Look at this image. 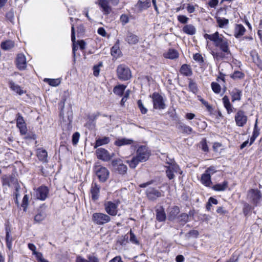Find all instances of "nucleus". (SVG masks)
<instances>
[{
    "label": "nucleus",
    "instance_id": "obj_59",
    "mask_svg": "<svg viewBox=\"0 0 262 262\" xmlns=\"http://www.w3.org/2000/svg\"><path fill=\"white\" fill-rule=\"evenodd\" d=\"M28 247L29 249L32 251V254L34 255L37 256V254L40 253V252H38L36 251V247L35 246L31 243H29L28 245Z\"/></svg>",
    "mask_w": 262,
    "mask_h": 262
},
{
    "label": "nucleus",
    "instance_id": "obj_50",
    "mask_svg": "<svg viewBox=\"0 0 262 262\" xmlns=\"http://www.w3.org/2000/svg\"><path fill=\"white\" fill-rule=\"evenodd\" d=\"M245 75L244 74L238 71H235L233 74L231 75V78L234 79H242L244 77Z\"/></svg>",
    "mask_w": 262,
    "mask_h": 262
},
{
    "label": "nucleus",
    "instance_id": "obj_7",
    "mask_svg": "<svg viewBox=\"0 0 262 262\" xmlns=\"http://www.w3.org/2000/svg\"><path fill=\"white\" fill-rule=\"evenodd\" d=\"M118 203L107 201L104 204L105 212L109 216H116L118 213Z\"/></svg>",
    "mask_w": 262,
    "mask_h": 262
},
{
    "label": "nucleus",
    "instance_id": "obj_32",
    "mask_svg": "<svg viewBox=\"0 0 262 262\" xmlns=\"http://www.w3.org/2000/svg\"><path fill=\"white\" fill-rule=\"evenodd\" d=\"M164 57L170 59H175L179 57V53L173 49H170L167 52L164 54Z\"/></svg>",
    "mask_w": 262,
    "mask_h": 262
},
{
    "label": "nucleus",
    "instance_id": "obj_44",
    "mask_svg": "<svg viewBox=\"0 0 262 262\" xmlns=\"http://www.w3.org/2000/svg\"><path fill=\"white\" fill-rule=\"evenodd\" d=\"M44 81L47 82L49 85L53 86H58L60 83V81L59 79L45 78L44 79Z\"/></svg>",
    "mask_w": 262,
    "mask_h": 262
},
{
    "label": "nucleus",
    "instance_id": "obj_3",
    "mask_svg": "<svg viewBox=\"0 0 262 262\" xmlns=\"http://www.w3.org/2000/svg\"><path fill=\"white\" fill-rule=\"evenodd\" d=\"M116 71L118 78L121 80H128L132 77L129 68L125 64L119 65L117 68Z\"/></svg>",
    "mask_w": 262,
    "mask_h": 262
},
{
    "label": "nucleus",
    "instance_id": "obj_37",
    "mask_svg": "<svg viewBox=\"0 0 262 262\" xmlns=\"http://www.w3.org/2000/svg\"><path fill=\"white\" fill-rule=\"evenodd\" d=\"M71 40L73 42L72 52L73 56L75 57L76 51L78 50V46L75 44L76 38L75 35V29L73 25H72L71 27Z\"/></svg>",
    "mask_w": 262,
    "mask_h": 262
},
{
    "label": "nucleus",
    "instance_id": "obj_51",
    "mask_svg": "<svg viewBox=\"0 0 262 262\" xmlns=\"http://www.w3.org/2000/svg\"><path fill=\"white\" fill-rule=\"evenodd\" d=\"M178 20L182 24L187 25L189 20V18L184 15H180L177 17Z\"/></svg>",
    "mask_w": 262,
    "mask_h": 262
},
{
    "label": "nucleus",
    "instance_id": "obj_61",
    "mask_svg": "<svg viewBox=\"0 0 262 262\" xmlns=\"http://www.w3.org/2000/svg\"><path fill=\"white\" fill-rule=\"evenodd\" d=\"M216 170H215V168L214 166H210L208 167L205 171V172L207 173V174H209V175L211 176V174H213L214 173Z\"/></svg>",
    "mask_w": 262,
    "mask_h": 262
},
{
    "label": "nucleus",
    "instance_id": "obj_34",
    "mask_svg": "<svg viewBox=\"0 0 262 262\" xmlns=\"http://www.w3.org/2000/svg\"><path fill=\"white\" fill-rule=\"evenodd\" d=\"M89 260L78 256L76 259V262H99L98 259L94 255H90L88 256Z\"/></svg>",
    "mask_w": 262,
    "mask_h": 262
},
{
    "label": "nucleus",
    "instance_id": "obj_8",
    "mask_svg": "<svg viewBox=\"0 0 262 262\" xmlns=\"http://www.w3.org/2000/svg\"><path fill=\"white\" fill-rule=\"evenodd\" d=\"M96 174L101 182H105L109 176V171L105 167L100 165L95 166Z\"/></svg>",
    "mask_w": 262,
    "mask_h": 262
},
{
    "label": "nucleus",
    "instance_id": "obj_48",
    "mask_svg": "<svg viewBox=\"0 0 262 262\" xmlns=\"http://www.w3.org/2000/svg\"><path fill=\"white\" fill-rule=\"evenodd\" d=\"M10 232H11L10 227L7 226L6 227V241L7 245H8V246H9V244H11L12 243V238L11 237L10 234Z\"/></svg>",
    "mask_w": 262,
    "mask_h": 262
},
{
    "label": "nucleus",
    "instance_id": "obj_22",
    "mask_svg": "<svg viewBox=\"0 0 262 262\" xmlns=\"http://www.w3.org/2000/svg\"><path fill=\"white\" fill-rule=\"evenodd\" d=\"M150 0H145L144 2L139 0L137 3L136 4L135 7L138 9L139 12H141L143 10H145L148 8L149 7H150Z\"/></svg>",
    "mask_w": 262,
    "mask_h": 262
},
{
    "label": "nucleus",
    "instance_id": "obj_17",
    "mask_svg": "<svg viewBox=\"0 0 262 262\" xmlns=\"http://www.w3.org/2000/svg\"><path fill=\"white\" fill-rule=\"evenodd\" d=\"M95 4L99 6L103 14L108 15L111 12L112 8L109 6L107 0H98Z\"/></svg>",
    "mask_w": 262,
    "mask_h": 262
},
{
    "label": "nucleus",
    "instance_id": "obj_6",
    "mask_svg": "<svg viewBox=\"0 0 262 262\" xmlns=\"http://www.w3.org/2000/svg\"><path fill=\"white\" fill-rule=\"evenodd\" d=\"M111 164L115 170L119 174L124 175L126 173L127 167L123 163L121 159L119 158L114 159L112 161Z\"/></svg>",
    "mask_w": 262,
    "mask_h": 262
},
{
    "label": "nucleus",
    "instance_id": "obj_9",
    "mask_svg": "<svg viewBox=\"0 0 262 262\" xmlns=\"http://www.w3.org/2000/svg\"><path fill=\"white\" fill-rule=\"evenodd\" d=\"M96 155L98 159L105 162L109 161L115 156L114 153L110 154L106 149L103 148H97L96 150Z\"/></svg>",
    "mask_w": 262,
    "mask_h": 262
},
{
    "label": "nucleus",
    "instance_id": "obj_35",
    "mask_svg": "<svg viewBox=\"0 0 262 262\" xmlns=\"http://www.w3.org/2000/svg\"><path fill=\"white\" fill-rule=\"evenodd\" d=\"M14 47V42L11 40H6L1 42V47L4 50H9Z\"/></svg>",
    "mask_w": 262,
    "mask_h": 262
},
{
    "label": "nucleus",
    "instance_id": "obj_60",
    "mask_svg": "<svg viewBox=\"0 0 262 262\" xmlns=\"http://www.w3.org/2000/svg\"><path fill=\"white\" fill-rule=\"evenodd\" d=\"M37 262H49L48 260L45 259L43 257L42 254L41 253L37 254V256H35Z\"/></svg>",
    "mask_w": 262,
    "mask_h": 262
},
{
    "label": "nucleus",
    "instance_id": "obj_28",
    "mask_svg": "<svg viewBox=\"0 0 262 262\" xmlns=\"http://www.w3.org/2000/svg\"><path fill=\"white\" fill-rule=\"evenodd\" d=\"M191 214V211H189V214L185 213H182L178 216L177 222L181 225L184 226L189 220V215Z\"/></svg>",
    "mask_w": 262,
    "mask_h": 262
},
{
    "label": "nucleus",
    "instance_id": "obj_13",
    "mask_svg": "<svg viewBox=\"0 0 262 262\" xmlns=\"http://www.w3.org/2000/svg\"><path fill=\"white\" fill-rule=\"evenodd\" d=\"M146 194L148 199L151 201H154L157 199L164 195L161 191L152 187L149 188L146 190Z\"/></svg>",
    "mask_w": 262,
    "mask_h": 262
},
{
    "label": "nucleus",
    "instance_id": "obj_63",
    "mask_svg": "<svg viewBox=\"0 0 262 262\" xmlns=\"http://www.w3.org/2000/svg\"><path fill=\"white\" fill-rule=\"evenodd\" d=\"M120 20L123 25L127 24L129 21L128 17L125 14L121 15Z\"/></svg>",
    "mask_w": 262,
    "mask_h": 262
},
{
    "label": "nucleus",
    "instance_id": "obj_11",
    "mask_svg": "<svg viewBox=\"0 0 262 262\" xmlns=\"http://www.w3.org/2000/svg\"><path fill=\"white\" fill-rule=\"evenodd\" d=\"M150 156V152L145 146H140L137 150L136 157L140 160L139 161L143 162L147 161Z\"/></svg>",
    "mask_w": 262,
    "mask_h": 262
},
{
    "label": "nucleus",
    "instance_id": "obj_57",
    "mask_svg": "<svg viewBox=\"0 0 262 262\" xmlns=\"http://www.w3.org/2000/svg\"><path fill=\"white\" fill-rule=\"evenodd\" d=\"M80 134L78 132H75L72 136V143L73 145H76L79 141Z\"/></svg>",
    "mask_w": 262,
    "mask_h": 262
},
{
    "label": "nucleus",
    "instance_id": "obj_30",
    "mask_svg": "<svg viewBox=\"0 0 262 262\" xmlns=\"http://www.w3.org/2000/svg\"><path fill=\"white\" fill-rule=\"evenodd\" d=\"M37 157L42 162H47L48 161V154L45 149L42 148L38 149L37 150Z\"/></svg>",
    "mask_w": 262,
    "mask_h": 262
},
{
    "label": "nucleus",
    "instance_id": "obj_5",
    "mask_svg": "<svg viewBox=\"0 0 262 262\" xmlns=\"http://www.w3.org/2000/svg\"><path fill=\"white\" fill-rule=\"evenodd\" d=\"M2 186L4 188L15 187L19 184L17 179L12 174H4L1 177Z\"/></svg>",
    "mask_w": 262,
    "mask_h": 262
},
{
    "label": "nucleus",
    "instance_id": "obj_42",
    "mask_svg": "<svg viewBox=\"0 0 262 262\" xmlns=\"http://www.w3.org/2000/svg\"><path fill=\"white\" fill-rule=\"evenodd\" d=\"M139 159L136 157H133L131 160H127L126 163L128 164L130 168L134 169L136 167L137 165L141 162Z\"/></svg>",
    "mask_w": 262,
    "mask_h": 262
},
{
    "label": "nucleus",
    "instance_id": "obj_24",
    "mask_svg": "<svg viewBox=\"0 0 262 262\" xmlns=\"http://www.w3.org/2000/svg\"><path fill=\"white\" fill-rule=\"evenodd\" d=\"M156 219L160 222H164L166 218V213L164 209L162 206H160L156 210Z\"/></svg>",
    "mask_w": 262,
    "mask_h": 262
},
{
    "label": "nucleus",
    "instance_id": "obj_26",
    "mask_svg": "<svg viewBox=\"0 0 262 262\" xmlns=\"http://www.w3.org/2000/svg\"><path fill=\"white\" fill-rule=\"evenodd\" d=\"M246 31L245 27L242 24L236 25L234 29V36L238 38L243 36Z\"/></svg>",
    "mask_w": 262,
    "mask_h": 262
},
{
    "label": "nucleus",
    "instance_id": "obj_19",
    "mask_svg": "<svg viewBox=\"0 0 262 262\" xmlns=\"http://www.w3.org/2000/svg\"><path fill=\"white\" fill-rule=\"evenodd\" d=\"M16 64L18 69L20 70H24L26 69L27 63L26 59L24 55L22 54L17 55L16 59Z\"/></svg>",
    "mask_w": 262,
    "mask_h": 262
},
{
    "label": "nucleus",
    "instance_id": "obj_15",
    "mask_svg": "<svg viewBox=\"0 0 262 262\" xmlns=\"http://www.w3.org/2000/svg\"><path fill=\"white\" fill-rule=\"evenodd\" d=\"M100 188V186L98 185L96 182L94 181L92 182L90 189V193L92 200L95 201L98 200Z\"/></svg>",
    "mask_w": 262,
    "mask_h": 262
},
{
    "label": "nucleus",
    "instance_id": "obj_56",
    "mask_svg": "<svg viewBox=\"0 0 262 262\" xmlns=\"http://www.w3.org/2000/svg\"><path fill=\"white\" fill-rule=\"evenodd\" d=\"M198 100H200L202 103L206 107L208 111H210L212 110L211 106L209 104L207 101H205L200 96H198Z\"/></svg>",
    "mask_w": 262,
    "mask_h": 262
},
{
    "label": "nucleus",
    "instance_id": "obj_38",
    "mask_svg": "<svg viewBox=\"0 0 262 262\" xmlns=\"http://www.w3.org/2000/svg\"><path fill=\"white\" fill-rule=\"evenodd\" d=\"M232 102L239 101L241 99L242 91L238 89H234L231 93Z\"/></svg>",
    "mask_w": 262,
    "mask_h": 262
},
{
    "label": "nucleus",
    "instance_id": "obj_29",
    "mask_svg": "<svg viewBox=\"0 0 262 262\" xmlns=\"http://www.w3.org/2000/svg\"><path fill=\"white\" fill-rule=\"evenodd\" d=\"M110 142V139L108 137L97 138L94 147L97 148L99 146L108 144Z\"/></svg>",
    "mask_w": 262,
    "mask_h": 262
},
{
    "label": "nucleus",
    "instance_id": "obj_21",
    "mask_svg": "<svg viewBox=\"0 0 262 262\" xmlns=\"http://www.w3.org/2000/svg\"><path fill=\"white\" fill-rule=\"evenodd\" d=\"M177 128L183 134L187 135H190L191 133L195 134L192 127L182 122L179 123Z\"/></svg>",
    "mask_w": 262,
    "mask_h": 262
},
{
    "label": "nucleus",
    "instance_id": "obj_23",
    "mask_svg": "<svg viewBox=\"0 0 262 262\" xmlns=\"http://www.w3.org/2000/svg\"><path fill=\"white\" fill-rule=\"evenodd\" d=\"M125 40L129 45H135L137 43L139 40V38L136 35L128 32L126 34Z\"/></svg>",
    "mask_w": 262,
    "mask_h": 262
},
{
    "label": "nucleus",
    "instance_id": "obj_33",
    "mask_svg": "<svg viewBox=\"0 0 262 262\" xmlns=\"http://www.w3.org/2000/svg\"><path fill=\"white\" fill-rule=\"evenodd\" d=\"M180 72L185 76H190L192 74L190 67L187 64H184L181 66Z\"/></svg>",
    "mask_w": 262,
    "mask_h": 262
},
{
    "label": "nucleus",
    "instance_id": "obj_31",
    "mask_svg": "<svg viewBox=\"0 0 262 262\" xmlns=\"http://www.w3.org/2000/svg\"><path fill=\"white\" fill-rule=\"evenodd\" d=\"M9 85L10 88L12 91L16 92L19 95H21L26 92L25 91H24L21 89V87L19 85L15 83L12 81H9Z\"/></svg>",
    "mask_w": 262,
    "mask_h": 262
},
{
    "label": "nucleus",
    "instance_id": "obj_58",
    "mask_svg": "<svg viewBox=\"0 0 262 262\" xmlns=\"http://www.w3.org/2000/svg\"><path fill=\"white\" fill-rule=\"evenodd\" d=\"M200 144L201 145L202 149L205 151L207 152L208 151V147L207 144L206 139H203L200 142Z\"/></svg>",
    "mask_w": 262,
    "mask_h": 262
},
{
    "label": "nucleus",
    "instance_id": "obj_47",
    "mask_svg": "<svg viewBox=\"0 0 262 262\" xmlns=\"http://www.w3.org/2000/svg\"><path fill=\"white\" fill-rule=\"evenodd\" d=\"M252 210V207L247 202L243 203V212L245 216H247Z\"/></svg>",
    "mask_w": 262,
    "mask_h": 262
},
{
    "label": "nucleus",
    "instance_id": "obj_41",
    "mask_svg": "<svg viewBox=\"0 0 262 262\" xmlns=\"http://www.w3.org/2000/svg\"><path fill=\"white\" fill-rule=\"evenodd\" d=\"M257 119H256L255 123L254 124V130L253 132L252 136L250 138V142L249 145H251L255 140L256 138L258 136L259 134V130L257 128Z\"/></svg>",
    "mask_w": 262,
    "mask_h": 262
},
{
    "label": "nucleus",
    "instance_id": "obj_55",
    "mask_svg": "<svg viewBox=\"0 0 262 262\" xmlns=\"http://www.w3.org/2000/svg\"><path fill=\"white\" fill-rule=\"evenodd\" d=\"M129 234H130V238H129L130 241L132 243H134V244H135L136 245H139V242L137 239V237H136V235L133 232L132 230H130V231H129Z\"/></svg>",
    "mask_w": 262,
    "mask_h": 262
},
{
    "label": "nucleus",
    "instance_id": "obj_39",
    "mask_svg": "<svg viewBox=\"0 0 262 262\" xmlns=\"http://www.w3.org/2000/svg\"><path fill=\"white\" fill-rule=\"evenodd\" d=\"M201 182L202 183L206 186H210L212 183L211 180V176L209 175V174H207V173L205 172L202 175Z\"/></svg>",
    "mask_w": 262,
    "mask_h": 262
},
{
    "label": "nucleus",
    "instance_id": "obj_62",
    "mask_svg": "<svg viewBox=\"0 0 262 262\" xmlns=\"http://www.w3.org/2000/svg\"><path fill=\"white\" fill-rule=\"evenodd\" d=\"M6 17L8 20L12 22L14 18V14L12 11H9L6 13Z\"/></svg>",
    "mask_w": 262,
    "mask_h": 262
},
{
    "label": "nucleus",
    "instance_id": "obj_14",
    "mask_svg": "<svg viewBox=\"0 0 262 262\" xmlns=\"http://www.w3.org/2000/svg\"><path fill=\"white\" fill-rule=\"evenodd\" d=\"M16 126L19 129L21 135H25L27 133V129L26 123L23 117L19 113L16 115Z\"/></svg>",
    "mask_w": 262,
    "mask_h": 262
},
{
    "label": "nucleus",
    "instance_id": "obj_64",
    "mask_svg": "<svg viewBox=\"0 0 262 262\" xmlns=\"http://www.w3.org/2000/svg\"><path fill=\"white\" fill-rule=\"evenodd\" d=\"M219 3L218 0H210L208 2V5L211 8H215Z\"/></svg>",
    "mask_w": 262,
    "mask_h": 262
},
{
    "label": "nucleus",
    "instance_id": "obj_40",
    "mask_svg": "<svg viewBox=\"0 0 262 262\" xmlns=\"http://www.w3.org/2000/svg\"><path fill=\"white\" fill-rule=\"evenodd\" d=\"M126 88V85H124L123 84H119L114 88L113 92L115 94L121 96L123 94Z\"/></svg>",
    "mask_w": 262,
    "mask_h": 262
},
{
    "label": "nucleus",
    "instance_id": "obj_16",
    "mask_svg": "<svg viewBox=\"0 0 262 262\" xmlns=\"http://www.w3.org/2000/svg\"><path fill=\"white\" fill-rule=\"evenodd\" d=\"M49 189L47 187L41 186L38 188L36 191V196L37 199L45 200L48 196Z\"/></svg>",
    "mask_w": 262,
    "mask_h": 262
},
{
    "label": "nucleus",
    "instance_id": "obj_46",
    "mask_svg": "<svg viewBox=\"0 0 262 262\" xmlns=\"http://www.w3.org/2000/svg\"><path fill=\"white\" fill-rule=\"evenodd\" d=\"M189 89L190 91H191L193 93L195 94L198 92V89L197 87V85L195 82H194L192 79H189Z\"/></svg>",
    "mask_w": 262,
    "mask_h": 262
},
{
    "label": "nucleus",
    "instance_id": "obj_45",
    "mask_svg": "<svg viewBox=\"0 0 262 262\" xmlns=\"http://www.w3.org/2000/svg\"><path fill=\"white\" fill-rule=\"evenodd\" d=\"M46 217V214L44 212H39L34 216V222L36 223H40L43 221Z\"/></svg>",
    "mask_w": 262,
    "mask_h": 262
},
{
    "label": "nucleus",
    "instance_id": "obj_4",
    "mask_svg": "<svg viewBox=\"0 0 262 262\" xmlns=\"http://www.w3.org/2000/svg\"><path fill=\"white\" fill-rule=\"evenodd\" d=\"M247 198L252 204L256 206L260 203L262 195L258 189H251L248 191Z\"/></svg>",
    "mask_w": 262,
    "mask_h": 262
},
{
    "label": "nucleus",
    "instance_id": "obj_12",
    "mask_svg": "<svg viewBox=\"0 0 262 262\" xmlns=\"http://www.w3.org/2000/svg\"><path fill=\"white\" fill-rule=\"evenodd\" d=\"M247 119V116L242 110H238L235 116V121L238 126H244L246 124Z\"/></svg>",
    "mask_w": 262,
    "mask_h": 262
},
{
    "label": "nucleus",
    "instance_id": "obj_10",
    "mask_svg": "<svg viewBox=\"0 0 262 262\" xmlns=\"http://www.w3.org/2000/svg\"><path fill=\"white\" fill-rule=\"evenodd\" d=\"M153 101L154 108L155 109L162 110L165 107V104L163 98L158 93H154L151 96Z\"/></svg>",
    "mask_w": 262,
    "mask_h": 262
},
{
    "label": "nucleus",
    "instance_id": "obj_20",
    "mask_svg": "<svg viewBox=\"0 0 262 262\" xmlns=\"http://www.w3.org/2000/svg\"><path fill=\"white\" fill-rule=\"evenodd\" d=\"M180 208L177 206H173L169 209L168 213V219L173 221L177 219L178 214L180 213Z\"/></svg>",
    "mask_w": 262,
    "mask_h": 262
},
{
    "label": "nucleus",
    "instance_id": "obj_2",
    "mask_svg": "<svg viewBox=\"0 0 262 262\" xmlns=\"http://www.w3.org/2000/svg\"><path fill=\"white\" fill-rule=\"evenodd\" d=\"M92 222L97 225H104L111 221V217L107 214L101 212H96L92 216Z\"/></svg>",
    "mask_w": 262,
    "mask_h": 262
},
{
    "label": "nucleus",
    "instance_id": "obj_53",
    "mask_svg": "<svg viewBox=\"0 0 262 262\" xmlns=\"http://www.w3.org/2000/svg\"><path fill=\"white\" fill-rule=\"evenodd\" d=\"M137 105L142 114H146L147 112V109L144 106L141 100H139L137 101Z\"/></svg>",
    "mask_w": 262,
    "mask_h": 262
},
{
    "label": "nucleus",
    "instance_id": "obj_36",
    "mask_svg": "<svg viewBox=\"0 0 262 262\" xmlns=\"http://www.w3.org/2000/svg\"><path fill=\"white\" fill-rule=\"evenodd\" d=\"M228 186V182L224 181L222 184H217L212 187V189L215 191H220L225 190Z\"/></svg>",
    "mask_w": 262,
    "mask_h": 262
},
{
    "label": "nucleus",
    "instance_id": "obj_54",
    "mask_svg": "<svg viewBox=\"0 0 262 262\" xmlns=\"http://www.w3.org/2000/svg\"><path fill=\"white\" fill-rule=\"evenodd\" d=\"M193 58L195 61L199 62L200 64H202L204 62L202 56L199 53H196L194 54Z\"/></svg>",
    "mask_w": 262,
    "mask_h": 262
},
{
    "label": "nucleus",
    "instance_id": "obj_1",
    "mask_svg": "<svg viewBox=\"0 0 262 262\" xmlns=\"http://www.w3.org/2000/svg\"><path fill=\"white\" fill-rule=\"evenodd\" d=\"M204 37L213 42L215 47L219 50H214L211 54L215 60L217 61L229 59L231 56L229 49V42L228 39L217 31L212 34H205Z\"/></svg>",
    "mask_w": 262,
    "mask_h": 262
},
{
    "label": "nucleus",
    "instance_id": "obj_25",
    "mask_svg": "<svg viewBox=\"0 0 262 262\" xmlns=\"http://www.w3.org/2000/svg\"><path fill=\"white\" fill-rule=\"evenodd\" d=\"M182 31L186 34L193 35L196 33V28L192 24H187L183 27Z\"/></svg>",
    "mask_w": 262,
    "mask_h": 262
},
{
    "label": "nucleus",
    "instance_id": "obj_18",
    "mask_svg": "<svg viewBox=\"0 0 262 262\" xmlns=\"http://www.w3.org/2000/svg\"><path fill=\"white\" fill-rule=\"evenodd\" d=\"M180 170L179 166L177 164H171L167 167L166 170V176L169 180H172L174 178V173H177Z\"/></svg>",
    "mask_w": 262,
    "mask_h": 262
},
{
    "label": "nucleus",
    "instance_id": "obj_27",
    "mask_svg": "<svg viewBox=\"0 0 262 262\" xmlns=\"http://www.w3.org/2000/svg\"><path fill=\"white\" fill-rule=\"evenodd\" d=\"M134 143L132 139L125 138L117 139L114 142V144L117 146H121L126 145H131Z\"/></svg>",
    "mask_w": 262,
    "mask_h": 262
},
{
    "label": "nucleus",
    "instance_id": "obj_52",
    "mask_svg": "<svg viewBox=\"0 0 262 262\" xmlns=\"http://www.w3.org/2000/svg\"><path fill=\"white\" fill-rule=\"evenodd\" d=\"M28 200L29 197L27 194H25L23 199V201L21 203V207H23V210L24 211H26L28 205Z\"/></svg>",
    "mask_w": 262,
    "mask_h": 262
},
{
    "label": "nucleus",
    "instance_id": "obj_49",
    "mask_svg": "<svg viewBox=\"0 0 262 262\" xmlns=\"http://www.w3.org/2000/svg\"><path fill=\"white\" fill-rule=\"evenodd\" d=\"M211 88L213 91L216 94H219L221 92V88L220 85L215 82H212L211 84Z\"/></svg>",
    "mask_w": 262,
    "mask_h": 262
},
{
    "label": "nucleus",
    "instance_id": "obj_43",
    "mask_svg": "<svg viewBox=\"0 0 262 262\" xmlns=\"http://www.w3.org/2000/svg\"><path fill=\"white\" fill-rule=\"evenodd\" d=\"M216 22L220 28H224L225 26H226L229 23V20L225 18L217 17L216 18Z\"/></svg>",
    "mask_w": 262,
    "mask_h": 262
}]
</instances>
